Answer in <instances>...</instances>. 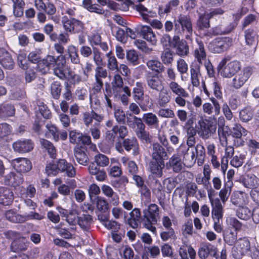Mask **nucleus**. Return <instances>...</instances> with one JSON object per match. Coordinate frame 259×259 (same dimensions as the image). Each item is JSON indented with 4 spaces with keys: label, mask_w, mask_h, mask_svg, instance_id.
<instances>
[{
    "label": "nucleus",
    "mask_w": 259,
    "mask_h": 259,
    "mask_svg": "<svg viewBox=\"0 0 259 259\" xmlns=\"http://www.w3.org/2000/svg\"><path fill=\"white\" fill-rule=\"evenodd\" d=\"M142 119L145 124L151 128H157L159 127V120L154 113L152 112L144 113Z\"/></svg>",
    "instance_id": "31"
},
{
    "label": "nucleus",
    "mask_w": 259,
    "mask_h": 259,
    "mask_svg": "<svg viewBox=\"0 0 259 259\" xmlns=\"http://www.w3.org/2000/svg\"><path fill=\"white\" fill-rule=\"evenodd\" d=\"M34 144L30 140L24 139L18 140L13 144V148L15 151L21 153L30 151L33 148Z\"/></svg>",
    "instance_id": "16"
},
{
    "label": "nucleus",
    "mask_w": 259,
    "mask_h": 259,
    "mask_svg": "<svg viewBox=\"0 0 259 259\" xmlns=\"http://www.w3.org/2000/svg\"><path fill=\"white\" fill-rule=\"evenodd\" d=\"M123 146L125 150L127 151L133 150V154L134 155L136 156L139 154V145L135 137L124 139L123 141Z\"/></svg>",
    "instance_id": "29"
},
{
    "label": "nucleus",
    "mask_w": 259,
    "mask_h": 259,
    "mask_svg": "<svg viewBox=\"0 0 259 259\" xmlns=\"http://www.w3.org/2000/svg\"><path fill=\"white\" fill-rule=\"evenodd\" d=\"M135 9L139 13L143 19L150 23L153 28L161 29L163 27L162 23L158 20H151V18L156 16V13L152 11L148 10L142 4H138L135 6Z\"/></svg>",
    "instance_id": "3"
},
{
    "label": "nucleus",
    "mask_w": 259,
    "mask_h": 259,
    "mask_svg": "<svg viewBox=\"0 0 259 259\" xmlns=\"http://www.w3.org/2000/svg\"><path fill=\"white\" fill-rule=\"evenodd\" d=\"M74 156L76 161L83 165L88 164L89 158L83 149L80 148H75L74 149Z\"/></svg>",
    "instance_id": "45"
},
{
    "label": "nucleus",
    "mask_w": 259,
    "mask_h": 259,
    "mask_svg": "<svg viewBox=\"0 0 259 259\" xmlns=\"http://www.w3.org/2000/svg\"><path fill=\"white\" fill-rule=\"evenodd\" d=\"M38 5L34 6L35 8L38 11H44L49 16H52L56 12V7L52 2H44L39 1Z\"/></svg>",
    "instance_id": "28"
},
{
    "label": "nucleus",
    "mask_w": 259,
    "mask_h": 259,
    "mask_svg": "<svg viewBox=\"0 0 259 259\" xmlns=\"http://www.w3.org/2000/svg\"><path fill=\"white\" fill-rule=\"evenodd\" d=\"M232 44V39L230 37L217 38L209 43L208 48L213 53H221L227 50Z\"/></svg>",
    "instance_id": "5"
},
{
    "label": "nucleus",
    "mask_w": 259,
    "mask_h": 259,
    "mask_svg": "<svg viewBox=\"0 0 259 259\" xmlns=\"http://www.w3.org/2000/svg\"><path fill=\"white\" fill-rule=\"evenodd\" d=\"M10 163L12 167L19 173L27 172L32 168L31 161L26 158L14 159L11 161Z\"/></svg>",
    "instance_id": "8"
},
{
    "label": "nucleus",
    "mask_w": 259,
    "mask_h": 259,
    "mask_svg": "<svg viewBox=\"0 0 259 259\" xmlns=\"http://www.w3.org/2000/svg\"><path fill=\"white\" fill-rule=\"evenodd\" d=\"M147 67L151 71L157 73H161L164 71V67L157 59L149 60L146 62Z\"/></svg>",
    "instance_id": "40"
},
{
    "label": "nucleus",
    "mask_w": 259,
    "mask_h": 259,
    "mask_svg": "<svg viewBox=\"0 0 259 259\" xmlns=\"http://www.w3.org/2000/svg\"><path fill=\"white\" fill-rule=\"evenodd\" d=\"M40 143L42 146L47 149L48 153L52 158H55L56 155V150L53 145L49 141L41 139Z\"/></svg>",
    "instance_id": "60"
},
{
    "label": "nucleus",
    "mask_w": 259,
    "mask_h": 259,
    "mask_svg": "<svg viewBox=\"0 0 259 259\" xmlns=\"http://www.w3.org/2000/svg\"><path fill=\"white\" fill-rule=\"evenodd\" d=\"M253 116V112L250 107H246L240 111L239 117L243 122H248L250 120Z\"/></svg>",
    "instance_id": "58"
},
{
    "label": "nucleus",
    "mask_w": 259,
    "mask_h": 259,
    "mask_svg": "<svg viewBox=\"0 0 259 259\" xmlns=\"http://www.w3.org/2000/svg\"><path fill=\"white\" fill-rule=\"evenodd\" d=\"M57 59L58 62L54 68V73L60 78H63L64 77L63 68L66 64L65 57L64 55H59L57 57Z\"/></svg>",
    "instance_id": "41"
},
{
    "label": "nucleus",
    "mask_w": 259,
    "mask_h": 259,
    "mask_svg": "<svg viewBox=\"0 0 259 259\" xmlns=\"http://www.w3.org/2000/svg\"><path fill=\"white\" fill-rule=\"evenodd\" d=\"M164 167V161L152 160L149 163V168L151 173L159 177L162 176Z\"/></svg>",
    "instance_id": "36"
},
{
    "label": "nucleus",
    "mask_w": 259,
    "mask_h": 259,
    "mask_svg": "<svg viewBox=\"0 0 259 259\" xmlns=\"http://www.w3.org/2000/svg\"><path fill=\"white\" fill-rule=\"evenodd\" d=\"M0 63L4 67L8 69H12L14 65V62L11 55L2 48L0 49Z\"/></svg>",
    "instance_id": "26"
},
{
    "label": "nucleus",
    "mask_w": 259,
    "mask_h": 259,
    "mask_svg": "<svg viewBox=\"0 0 259 259\" xmlns=\"http://www.w3.org/2000/svg\"><path fill=\"white\" fill-rule=\"evenodd\" d=\"M103 193L107 197L110 198V201L114 205L119 204V199L118 195L114 192L112 188L108 185H103L101 187Z\"/></svg>",
    "instance_id": "33"
},
{
    "label": "nucleus",
    "mask_w": 259,
    "mask_h": 259,
    "mask_svg": "<svg viewBox=\"0 0 259 259\" xmlns=\"http://www.w3.org/2000/svg\"><path fill=\"white\" fill-rule=\"evenodd\" d=\"M120 161L123 165L126 167L128 172L131 176L137 174L138 168L136 163L131 160L128 157L122 156L120 158Z\"/></svg>",
    "instance_id": "37"
},
{
    "label": "nucleus",
    "mask_w": 259,
    "mask_h": 259,
    "mask_svg": "<svg viewBox=\"0 0 259 259\" xmlns=\"http://www.w3.org/2000/svg\"><path fill=\"white\" fill-rule=\"evenodd\" d=\"M237 211V217L241 220H247L252 215V212L247 207H239Z\"/></svg>",
    "instance_id": "59"
},
{
    "label": "nucleus",
    "mask_w": 259,
    "mask_h": 259,
    "mask_svg": "<svg viewBox=\"0 0 259 259\" xmlns=\"http://www.w3.org/2000/svg\"><path fill=\"white\" fill-rule=\"evenodd\" d=\"M237 23L224 22L218 25L213 29V32L217 35H223L230 33L236 26Z\"/></svg>",
    "instance_id": "27"
},
{
    "label": "nucleus",
    "mask_w": 259,
    "mask_h": 259,
    "mask_svg": "<svg viewBox=\"0 0 259 259\" xmlns=\"http://www.w3.org/2000/svg\"><path fill=\"white\" fill-rule=\"evenodd\" d=\"M224 120L219 118L218 136L222 145L224 146L227 143V136L229 135L228 126H224Z\"/></svg>",
    "instance_id": "32"
},
{
    "label": "nucleus",
    "mask_w": 259,
    "mask_h": 259,
    "mask_svg": "<svg viewBox=\"0 0 259 259\" xmlns=\"http://www.w3.org/2000/svg\"><path fill=\"white\" fill-rule=\"evenodd\" d=\"M35 110L38 118L41 116L45 119H48L51 116L50 110L48 109L43 102L38 101L37 103V106L35 108Z\"/></svg>",
    "instance_id": "38"
},
{
    "label": "nucleus",
    "mask_w": 259,
    "mask_h": 259,
    "mask_svg": "<svg viewBox=\"0 0 259 259\" xmlns=\"http://www.w3.org/2000/svg\"><path fill=\"white\" fill-rule=\"evenodd\" d=\"M82 6L90 12L98 14H103L104 13V10L101 8L98 5L93 4L91 0H83Z\"/></svg>",
    "instance_id": "42"
},
{
    "label": "nucleus",
    "mask_w": 259,
    "mask_h": 259,
    "mask_svg": "<svg viewBox=\"0 0 259 259\" xmlns=\"http://www.w3.org/2000/svg\"><path fill=\"white\" fill-rule=\"evenodd\" d=\"M200 65L197 63H193L190 67L191 81L193 87H198L200 84L199 77L201 75Z\"/></svg>",
    "instance_id": "30"
},
{
    "label": "nucleus",
    "mask_w": 259,
    "mask_h": 259,
    "mask_svg": "<svg viewBox=\"0 0 259 259\" xmlns=\"http://www.w3.org/2000/svg\"><path fill=\"white\" fill-rule=\"evenodd\" d=\"M248 131L240 124H235L231 130V135L234 138H240L247 135Z\"/></svg>",
    "instance_id": "51"
},
{
    "label": "nucleus",
    "mask_w": 259,
    "mask_h": 259,
    "mask_svg": "<svg viewBox=\"0 0 259 259\" xmlns=\"http://www.w3.org/2000/svg\"><path fill=\"white\" fill-rule=\"evenodd\" d=\"M119 253L121 257L123 259H133L134 257V252L128 245L123 246L119 249Z\"/></svg>",
    "instance_id": "56"
},
{
    "label": "nucleus",
    "mask_w": 259,
    "mask_h": 259,
    "mask_svg": "<svg viewBox=\"0 0 259 259\" xmlns=\"http://www.w3.org/2000/svg\"><path fill=\"white\" fill-rule=\"evenodd\" d=\"M250 248L248 239L246 237L240 238L232 248V255L235 259H240L250 250Z\"/></svg>",
    "instance_id": "6"
},
{
    "label": "nucleus",
    "mask_w": 259,
    "mask_h": 259,
    "mask_svg": "<svg viewBox=\"0 0 259 259\" xmlns=\"http://www.w3.org/2000/svg\"><path fill=\"white\" fill-rule=\"evenodd\" d=\"M212 207L211 215L213 220L217 221L222 219L223 216V208L220 200L218 198H213L208 194Z\"/></svg>",
    "instance_id": "12"
},
{
    "label": "nucleus",
    "mask_w": 259,
    "mask_h": 259,
    "mask_svg": "<svg viewBox=\"0 0 259 259\" xmlns=\"http://www.w3.org/2000/svg\"><path fill=\"white\" fill-rule=\"evenodd\" d=\"M61 91V84L59 82L54 81L51 84V92L54 99H58L59 98Z\"/></svg>",
    "instance_id": "64"
},
{
    "label": "nucleus",
    "mask_w": 259,
    "mask_h": 259,
    "mask_svg": "<svg viewBox=\"0 0 259 259\" xmlns=\"http://www.w3.org/2000/svg\"><path fill=\"white\" fill-rule=\"evenodd\" d=\"M211 254L212 256L218 259V248L208 242H202L200 244L198 251V255L200 259H206Z\"/></svg>",
    "instance_id": "9"
},
{
    "label": "nucleus",
    "mask_w": 259,
    "mask_h": 259,
    "mask_svg": "<svg viewBox=\"0 0 259 259\" xmlns=\"http://www.w3.org/2000/svg\"><path fill=\"white\" fill-rule=\"evenodd\" d=\"M174 53L169 49L164 50L161 54V59L165 65L171 64L174 60Z\"/></svg>",
    "instance_id": "57"
},
{
    "label": "nucleus",
    "mask_w": 259,
    "mask_h": 259,
    "mask_svg": "<svg viewBox=\"0 0 259 259\" xmlns=\"http://www.w3.org/2000/svg\"><path fill=\"white\" fill-rule=\"evenodd\" d=\"M175 32L176 34H185V38L192 40L193 28L191 18L189 16L180 15L175 21Z\"/></svg>",
    "instance_id": "1"
},
{
    "label": "nucleus",
    "mask_w": 259,
    "mask_h": 259,
    "mask_svg": "<svg viewBox=\"0 0 259 259\" xmlns=\"http://www.w3.org/2000/svg\"><path fill=\"white\" fill-rule=\"evenodd\" d=\"M212 104L210 103H205L202 105L203 112L209 115L213 113L214 115H218L220 113L221 106L218 101L214 98L210 99Z\"/></svg>",
    "instance_id": "15"
},
{
    "label": "nucleus",
    "mask_w": 259,
    "mask_h": 259,
    "mask_svg": "<svg viewBox=\"0 0 259 259\" xmlns=\"http://www.w3.org/2000/svg\"><path fill=\"white\" fill-rule=\"evenodd\" d=\"M5 215L7 220L13 223H21L25 222V219L23 215L17 214L12 210L7 211Z\"/></svg>",
    "instance_id": "55"
},
{
    "label": "nucleus",
    "mask_w": 259,
    "mask_h": 259,
    "mask_svg": "<svg viewBox=\"0 0 259 259\" xmlns=\"http://www.w3.org/2000/svg\"><path fill=\"white\" fill-rule=\"evenodd\" d=\"M78 214L77 210L75 209H72L70 210L68 215H67L65 220L70 225H74L76 224H78Z\"/></svg>",
    "instance_id": "62"
},
{
    "label": "nucleus",
    "mask_w": 259,
    "mask_h": 259,
    "mask_svg": "<svg viewBox=\"0 0 259 259\" xmlns=\"http://www.w3.org/2000/svg\"><path fill=\"white\" fill-rule=\"evenodd\" d=\"M145 124L140 118L138 122L136 123V127L134 130L139 139L142 141L148 142L150 141V136L149 132L145 130Z\"/></svg>",
    "instance_id": "20"
},
{
    "label": "nucleus",
    "mask_w": 259,
    "mask_h": 259,
    "mask_svg": "<svg viewBox=\"0 0 259 259\" xmlns=\"http://www.w3.org/2000/svg\"><path fill=\"white\" fill-rule=\"evenodd\" d=\"M74 20H75V18H72L69 19L66 16L62 17V23L63 27L66 31L72 33L73 30V26L74 24Z\"/></svg>",
    "instance_id": "61"
},
{
    "label": "nucleus",
    "mask_w": 259,
    "mask_h": 259,
    "mask_svg": "<svg viewBox=\"0 0 259 259\" xmlns=\"http://www.w3.org/2000/svg\"><path fill=\"white\" fill-rule=\"evenodd\" d=\"M13 14L15 16L20 17L23 15L25 2L23 0H12Z\"/></svg>",
    "instance_id": "47"
},
{
    "label": "nucleus",
    "mask_w": 259,
    "mask_h": 259,
    "mask_svg": "<svg viewBox=\"0 0 259 259\" xmlns=\"http://www.w3.org/2000/svg\"><path fill=\"white\" fill-rule=\"evenodd\" d=\"M145 78L148 87L151 90L159 92L163 89V81L157 74L148 72Z\"/></svg>",
    "instance_id": "11"
},
{
    "label": "nucleus",
    "mask_w": 259,
    "mask_h": 259,
    "mask_svg": "<svg viewBox=\"0 0 259 259\" xmlns=\"http://www.w3.org/2000/svg\"><path fill=\"white\" fill-rule=\"evenodd\" d=\"M27 247L26 240L23 237H19L17 239L14 240L11 244V249L14 252L25 250Z\"/></svg>",
    "instance_id": "39"
},
{
    "label": "nucleus",
    "mask_w": 259,
    "mask_h": 259,
    "mask_svg": "<svg viewBox=\"0 0 259 259\" xmlns=\"http://www.w3.org/2000/svg\"><path fill=\"white\" fill-rule=\"evenodd\" d=\"M145 124L140 118L138 122L136 123V127L134 130L139 139L142 141L148 142L150 141V136L149 132L145 130Z\"/></svg>",
    "instance_id": "19"
},
{
    "label": "nucleus",
    "mask_w": 259,
    "mask_h": 259,
    "mask_svg": "<svg viewBox=\"0 0 259 259\" xmlns=\"http://www.w3.org/2000/svg\"><path fill=\"white\" fill-rule=\"evenodd\" d=\"M140 34L143 38L152 45H156L157 41L156 35L150 27L146 25L141 26L140 29Z\"/></svg>",
    "instance_id": "21"
},
{
    "label": "nucleus",
    "mask_w": 259,
    "mask_h": 259,
    "mask_svg": "<svg viewBox=\"0 0 259 259\" xmlns=\"http://www.w3.org/2000/svg\"><path fill=\"white\" fill-rule=\"evenodd\" d=\"M78 225L84 230L88 229L92 222V217L90 214H83L78 218Z\"/></svg>",
    "instance_id": "53"
},
{
    "label": "nucleus",
    "mask_w": 259,
    "mask_h": 259,
    "mask_svg": "<svg viewBox=\"0 0 259 259\" xmlns=\"http://www.w3.org/2000/svg\"><path fill=\"white\" fill-rule=\"evenodd\" d=\"M169 91L176 96H182L183 97H189V93L176 81H170L168 83Z\"/></svg>",
    "instance_id": "34"
},
{
    "label": "nucleus",
    "mask_w": 259,
    "mask_h": 259,
    "mask_svg": "<svg viewBox=\"0 0 259 259\" xmlns=\"http://www.w3.org/2000/svg\"><path fill=\"white\" fill-rule=\"evenodd\" d=\"M196 41L197 46L195 48L194 52L195 58L198 62V64H202L203 62L206 60V54L203 42L199 39L197 38Z\"/></svg>",
    "instance_id": "25"
},
{
    "label": "nucleus",
    "mask_w": 259,
    "mask_h": 259,
    "mask_svg": "<svg viewBox=\"0 0 259 259\" xmlns=\"http://www.w3.org/2000/svg\"><path fill=\"white\" fill-rule=\"evenodd\" d=\"M68 183L70 186L62 184L58 187L57 190L60 194L64 196L69 195L70 192V188L73 189L76 187L74 180H70Z\"/></svg>",
    "instance_id": "50"
},
{
    "label": "nucleus",
    "mask_w": 259,
    "mask_h": 259,
    "mask_svg": "<svg viewBox=\"0 0 259 259\" xmlns=\"http://www.w3.org/2000/svg\"><path fill=\"white\" fill-rule=\"evenodd\" d=\"M14 199V194L12 191L7 187L0 188V203L4 205L11 204Z\"/></svg>",
    "instance_id": "24"
},
{
    "label": "nucleus",
    "mask_w": 259,
    "mask_h": 259,
    "mask_svg": "<svg viewBox=\"0 0 259 259\" xmlns=\"http://www.w3.org/2000/svg\"><path fill=\"white\" fill-rule=\"evenodd\" d=\"M224 11L221 8L215 9L209 13H204L199 16L197 22V25L200 29L208 28L210 27L209 19L216 15H221Z\"/></svg>",
    "instance_id": "10"
},
{
    "label": "nucleus",
    "mask_w": 259,
    "mask_h": 259,
    "mask_svg": "<svg viewBox=\"0 0 259 259\" xmlns=\"http://www.w3.org/2000/svg\"><path fill=\"white\" fill-rule=\"evenodd\" d=\"M108 76V71L106 68H103L102 65L96 66L95 69V79L102 80Z\"/></svg>",
    "instance_id": "63"
},
{
    "label": "nucleus",
    "mask_w": 259,
    "mask_h": 259,
    "mask_svg": "<svg viewBox=\"0 0 259 259\" xmlns=\"http://www.w3.org/2000/svg\"><path fill=\"white\" fill-rule=\"evenodd\" d=\"M244 187L251 189H256L259 186V179L254 174H249L239 180Z\"/></svg>",
    "instance_id": "22"
},
{
    "label": "nucleus",
    "mask_w": 259,
    "mask_h": 259,
    "mask_svg": "<svg viewBox=\"0 0 259 259\" xmlns=\"http://www.w3.org/2000/svg\"><path fill=\"white\" fill-rule=\"evenodd\" d=\"M67 52L71 62L74 64L80 63V58L77 53V49L73 45H69L67 47Z\"/></svg>",
    "instance_id": "52"
},
{
    "label": "nucleus",
    "mask_w": 259,
    "mask_h": 259,
    "mask_svg": "<svg viewBox=\"0 0 259 259\" xmlns=\"http://www.w3.org/2000/svg\"><path fill=\"white\" fill-rule=\"evenodd\" d=\"M168 164L176 172L180 171L183 166V163L179 155L174 154L169 160Z\"/></svg>",
    "instance_id": "43"
},
{
    "label": "nucleus",
    "mask_w": 259,
    "mask_h": 259,
    "mask_svg": "<svg viewBox=\"0 0 259 259\" xmlns=\"http://www.w3.org/2000/svg\"><path fill=\"white\" fill-rule=\"evenodd\" d=\"M245 42L247 45L255 46L257 42V34L255 31L248 29L245 31Z\"/></svg>",
    "instance_id": "48"
},
{
    "label": "nucleus",
    "mask_w": 259,
    "mask_h": 259,
    "mask_svg": "<svg viewBox=\"0 0 259 259\" xmlns=\"http://www.w3.org/2000/svg\"><path fill=\"white\" fill-rule=\"evenodd\" d=\"M143 225L145 228L153 233L156 232V228L153 225L157 222L159 215V207L155 204H151L147 209L143 211Z\"/></svg>",
    "instance_id": "2"
},
{
    "label": "nucleus",
    "mask_w": 259,
    "mask_h": 259,
    "mask_svg": "<svg viewBox=\"0 0 259 259\" xmlns=\"http://www.w3.org/2000/svg\"><path fill=\"white\" fill-rule=\"evenodd\" d=\"M198 124L200 127L198 134L201 138L204 140L209 138L211 134L214 133L217 129L215 125L213 126L211 124L208 125L203 120H199Z\"/></svg>",
    "instance_id": "14"
},
{
    "label": "nucleus",
    "mask_w": 259,
    "mask_h": 259,
    "mask_svg": "<svg viewBox=\"0 0 259 259\" xmlns=\"http://www.w3.org/2000/svg\"><path fill=\"white\" fill-rule=\"evenodd\" d=\"M4 181L6 185L16 187L22 184L24 179L22 176L12 171L4 177Z\"/></svg>",
    "instance_id": "23"
},
{
    "label": "nucleus",
    "mask_w": 259,
    "mask_h": 259,
    "mask_svg": "<svg viewBox=\"0 0 259 259\" xmlns=\"http://www.w3.org/2000/svg\"><path fill=\"white\" fill-rule=\"evenodd\" d=\"M133 98L137 103H139L143 99L144 91L143 83L141 82H136V87L133 89Z\"/></svg>",
    "instance_id": "49"
},
{
    "label": "nucleus",
    "mask_w": 259,
    "mask_h": 259,
    "mask_svg": "<svg viewBox=\"0 0 259 259\" xmlns=\"http://www.w3.org/2000/svg\"><path fill=\"white\" fill-rule=\"evenodd\" d=\"M174 48L176 49V54L181 57L187 56L189 54V47L184 39H181V42Z\"/></svg>",
    "instance_id": "44"
},
{
    "label": "nucleus",
    "mask_w": 259,
    "mask_h": 259,
    "mask_svg": "<svg viewBox=\"0 0 259 259\" xmlns=\"http://www.w3.org/2000/svg\"><path fill=\"white\" fill-rule=\"evenodd\" d=\"M151 155L153 160L164 161L167 158L164 148L158 143L152 145Z\"/></svg>",
    "instance_id": "13"
},
{
    "label": "nucleus",
    "mask_w": 259,
    "mask_h": 259,
    "mask_svg": "<svg viewBox=\"0 0 259 259\" xmlns=\"http://www.w3.org/2000/svg\"><path fill=\"white\" fill-rule=\"evenodd\" d=\"M225 60H223L218 66L219 72L224 77H231L240 70L241 63L238 61H232L227 63L224 67Z\"/></svg>",
    "instance_id": "4"
},
{
    "label": "nucleus",
    "mask_w": 259,
    "mask_h": 259,
    "mask_svg": "<svg viewBox=\"0 0 259 259\" xmlns=\"http://www.w3.org/2000/svg\"><path fill=\"white\" fill-rule=\"evenodd\" d=\"M237 233L236 231L228 230L224 235V240L229 245H233L237 240Z\"/></svg>",
    "instance_id": "54"
},
{
    "label": "nucleus",
    "mask_w": 259,
    "mask_h": 259,
    "mask_svg": "<svg viewBox=\"0 0 259 259\" xmlns=\"http://www.w3.org/2000/svg\"><path fill=\"white\" fill-rule=\"evenodd\" d=\"M158 95L157 104L159 107H165L171 99V92L167 90L161 89Z\"/></svg>",
    "instance_id": "35"
},
{
    "label": "nucleus",
    "mask_w": 259,
    "mask_h": 259,
    "mask_svg": "<svg viewBox=\"0 0 259 259\" xmlns=\"http://www.w3.org/2000/svg\"><path fill=\"white\" fill-rule=\"evenodd\" d=\"M104 118V116L102 114H98L92 110L90 112L86 111L82 114V121L84 124L89 127L92 125L93 119L98 123L102 122Z\"/></svg>",
    "instance_id": "17"
},
{
    "label": "nucleus",
    "mask_w": 259,
    "mask_h": 259,
    "mask_svg": "<svg viewBox=\"0 0 259 259\" xmlns=\"http://www.w3.org/2000/svg\"><path fill=\"white\" fill-rule=\"evenodd\" d=\"M232 203L238 207H242L248 204L249 198L248 195L242 191H236L231 195Z\"/></svg>",
    "instance_id": "18"
},
{
    "label": "nucleus",
    "mask_w": 259,
    "mask_h": 259,
    "mask_svg": "<svg viewBox=\"0 0 259 259\" xmlns=\"http://www.w3.org/2000/svg\"><path fill=\"white\" fill-rule=\"evenodd\" d=\"M252 73V69L249 66L245 67L235 74L231 82L232 86L239 89L248 80Z\"/></svg>",
    "instance_id": "7"
},
{
    "label": "nucleus",
    "mask_w": 259,
    "mask_h": 259,
    "mask_svg": "<svg viewBox=\"0 0 259 259\" xmlns=\"http://www.w3.org/2000/svg\"><path fill=\"white\" fill-rule=\"evenodd\" d=\"M107 58V67L109 70L111 71H116L118 69V62L111 51L106 54Z\"/></svg>",
    "instance_id": "46"
}]
</instances>
